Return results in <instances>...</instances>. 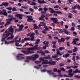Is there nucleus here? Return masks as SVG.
<instances>
[{
  "instance_id": "f257e3e1",
  "label": "nucleus",
  "mask_w": 80,
  "mask_h": 80,
  "mask_svg": "<svg viewBox=\"0 0 80 80\" xmlns=\"http://www.w3.org/2000/svg\"><path fill=\"white\" fill-rule=\"evenodd\" d=\"M13 33H14V32H13V28H9L8 33H7L6 34L4 33L3 35V37H5V36H6L4 38H7V37H8V36H9L10 35H11V36L8 38L7 40H8L10 39L12 40L14 38V35H13Z\"/></svg>"
},
{
  "instance_id": "f03ea898",
  "label": "nucleus",
  "mask_w": 80,
  "mask_h": 80,
  "mask_svg": "<svg viewBox=\"0 0 80 80\" xmlns=\"http://www.w3.org/2000/svg\"><path fill=\"white\" fill-rule=\"evenodd\" d=\"M73 72V73H72ZM80 73V70H79L78 69H77L75 71H73V69H71L68 70V75H70L71 77H73V76L74 75V73Z\"/></svg>"
},
{
  "instance_id": "7ed1b4c3",
  "label": "nucleus",
  "mask_w": 80,
  "mask_h": 80,
  "mask_svg": "<svg viewBox=\"0 0 80 80\" xmlns=\"http://www.w3.org/2000/svg\"><path fill=\"white\" fill-rule=\"evenodd\" d=\"M49 9L51 10L50 12L51 13H54V15L55 16H56V17H58V14H62V12L59 11H57L53 10V9L51 8H49Z\"/></svg>"
},
{
  "instance_id": "20e7f679",
  "label": "nucleus",
  "mask_w": 80,
  "mask_h": 80,
  "mask_svg": "<svg viewBox=\"0 0 80 80\" xmlns=\"http://www.w3.org/2000/svg\"><path fill=\"white\" fill-rule=\"evenodd\" d=\"M55 30H59V33H62L63 32H64V33H65L66 35H70V32H68V31L65 29H63V30L64 31H62V29H56Z\"/></svg>"
},
{
  "instance_id": "39448f33",
  "label": "nucleus",
  "mask_w": 80,
  "mask_h": 80,
  "mask_svg": "<svg viewBox=\"0 0 80 80\" xmlns=\"http://www.w3.org/2000/svg\"><path fill=\"white\" fill-rule=\"evenodd\" d=\"M38 45H35L34 47H33V48H28V50H32V51H35V50H37L38 46Z\"/></svg>"
},
{
  "instance_id": "423d86ee",
  "label": "nucleus",
  "mask_w": 80,
  "mask_h": 80,
  "mask_svg": "<svg viewBox=\"0 0 80 80\" xmlns=\"http://www.w3.org/2000/svg\"><path fill=\"white\" fill-rule=\"evenodd\" d=\"M9 18H11L10 19H8L6 20V21H12V20H16V18H13V15H8Z\"/></svg>"
},
{
  "instance_id": "0eeeda50",
  "label": "nucleus",
  "mask_w": 80,
  "mask_h": 80,
  "mask_svg": "<svg viewBox=\"0 0 80 80\" xmlns=\"http://www.w3.org/2000/svg\"><path fill=\"white\" fill-rule=\"evenodd\" d=\"M0 15H5V16H6V17L8 16L6 10L5 9H3L2 11H0Z\"/></svg>"
},
{
  "instance_id": "6e6552de",
  "label": "nucleus",
  "mask_w": 80,
  "mask_h": 80,
  "mask_svg": "<svg viewBox=\"0 0 80 80\" xmlns=\"http://www.w3.org/2000/svg\"><path fill=\"white\" fill-rule=\"evenodd\" d=\"M19 55H24L22 54H18V55L16 56V57H17V60H22V59H25L24 57H21Z\"/></svg>"
},
{
  "instance_id": "1a4fd4ad",
  "label": "nucleus",
  "mask_w": 80,
  "mask_h": 80,
  "mask_svg": "<svg viewBox=\"0 0 80 80\" xmlns=\"http://www.w3.org/2000/svg\"><path fill=\"white\" fill-rule=\"evenodd\" d=\"M51 21H53V22L54 23H57L58 22V18H51Z\"/></svg>"
},
{
  "instance_id": "9d476101",
  "label": "nucleus",
  "mask_w": 80,
  "mask_h": 80,
  "mask_svg": "<svg viewBox=\"0 0 80 80\" xmlns=\"http://www.w3.org/2000/svg\"><path fill=\"white\" fill-rule=\"evenodd\" d=\"M32 57L33 61H34L36 60L37 58H38L39 56H38V54H36L34 55H32Z\"/></svg>"
},
{
  "instance_id": "9b49d317",
  "label": "nucleus",
  "mask_w": 80,
  "mask_h": 80,
  "mask_svg": "<svg viewBox=\"0 0 80 80\" xmlns=\"http://www.w3.org/2000/svg\"><path fill=\"white\" fill-rule=\"evenodd\" d=\"M23 16V15H22L21 14H16L15 16V17H17L18 18H19V19L20 20H22V17Z\"/></svg>"
},
{
  "instance_id": "f8f14e48",
  "label": "nucleus",
  "mask_w": 80,
  "mask_h": 80,
  "mask_svg": "<svg viewBox=\"0 0 80 80\" xmlns=\"http://www.w3.org/2000/svg\"><path fill=\"white\" fill-rule=\"evenodd\" d=\"M8 5H9L8 2H2L1 4L0 5V6L2 7L4 5L5 7H7V6H8Z\"/></svg>"
},
{
  "instance_id": "ddd939ff",
  "label": "nucleus",
  "mask_w": 80,
  "mask_h": 80,
  "mask_svg": "<svg viewBox=\"0 0 80 80\" xmlns=\"http://www.w3.org/2000/svg\"><path fill=\"white\" fill-rule=\"evenodd\" d=\"M66 68H67L68 69H70L71 68H77L78 67L77 66H71L70 67L66 66Z\"/></svg>"
},
{
  "instance_id": "4468645a",
  "label": "nucleus",
  "mask_w": 80,
  "mask_h": 80,
  "mask_svg": "<svg viewBox=\"0 0 80 80\" xmlns=\"http://www.w3.org/2000/svg\"><path fill=\"white\" fill-rule=\"evenodd\" d=\"M65 41V39L63 38H61V39H58V42L59 43H62V42H64Z\"/></svg>"
},
{
  "instance_id": "2eb2a0df",
  "label": "nucleus",
  "mask_w": 80,
  "mask_h": 80,
  "mask_svg": "<svg viewBox=\"0 0 80 80\" xmlns=\"http://www.w3.org/2000/svg\"><path fill=\"white\" fill-rule=\"evenodd\" d=\"M42 65H47L48 64L49 65V63H48V60H44L43 62L42 63Z\"/></svg>"
},
{
  "instance_id": "dca6fc26",
  "label": "nucleus",
  "mask_w": 80,
  "mask_h": 80,
  "mask_svg": "<svg viewBox=\"0 0 80 80\" xmlns=\"http://www.w3.org/2000/svg\"><path fill=\"white\" fill-rule=\"evenodd\" d=\"M43 43L44 44V45H45L46 47H48L49 46V45H48L49 44V42L44 41Z\"/></svg>"
},
{
  "instance_id": "f3484780",
  "label": "nucleus",
  "mask_w": 80,
  "mask_h": 80,
  "mask_svg": "<svg viewBox=\"0 0 80 80\" xmlns=\"http://www.w3.org/2000/svg\"><path fill=\"white\" fill-rule=\"evenodd\" d=\"M38 3H40V4H43V3H47V2L46 1H45L44 0H42V1L40 0H38Z\"/></svg>"
},
{
  "instance_id": "a211bd4d",
  "label": "nucleus",
  "mask_w": 80,
  "mask_h": 80,
  "mask_svg": "<svg viewBox=\"0 0 80 80\" xmlns=\"http://www.w3.org/2000/svg\"><path fill=\"white\" fill-rule=\"evenodd\" d=\"M70 55L69 53H67L66 54H64L63 55V58H68L69 57V56Z\"/></svg>"
},
{
  "instance_id": "6ab92c4d",
  "label": "nucleus",
  "mask_w": 80,
  "mask_h": 80,
  "mask_svg": "<svg viewBox=\"0 0 80 80\" xmlns=\"http://www.w3.org/2000/svg\"><path fill=\"white\" fill-rule=\"evenodd\" d=\"M49 65H55L56 64V62L55 61H49Z\"/></svg>"
},
{
  "instance_id": "aec40b11",
  "label": "nucleus",
  "mask_w": 80,
  "mask_h": 80,
  "mask_svg": "<svg viewBox=\"0 0 80 80\" xmlns=\"http://www.w3.org/2000/svg\"><path fill=\"white\" fill-rule=\"evenodd\" d=\"M22 52H23L24 53V54L26 55H28L29 54V50L28 51H24V50H22L21 51Z\"/></svg>"
},
{
  "instance_id": "412c9836",
  "label": "nucleus",
  "mask_w": 80,
  "mask_h": 80,
  "mask_svg": "<svg viewBox=\"0 0 80 80\" xmlns=\"http://www.w3.org/2000/svg\"><path fill=\"white\" fill-rule=\"evenodd\" d=\"M26 59L27 60H32L33 61V58L32 57V56H27L26 57Z\"/></svg>"
},
{
  "instance_id": "4be33fe9",
  "label": "nucleus",
  "mask_w": 80,
  "mask_h": 80,
  "mask_svg": "<svg viewBox=\"0 0 80 80\" xmlns=\"http://www.w3.org/2000/svg\"><path fill=\"white\" fill-rule=\"evenodd\" d=\"M53 71L54 72H58V73H61V71L60 70H58L57 68H54L53 69Z\"/></svg>"
},
{
  "instance_id": "5701e85b",
  "label": "nucleus",
  "mask_w": 80,
  "mask_h": 80,
  "mask_svg": "<svg viewBox=\"0 0 80 80\" xmlns=\"http://www.w3.org/2000/svg\"><path fill=\"white\" fill-rule=\"evenodd\" d=\"M76 42L74 41V40H73L72 42V43H73L74 45H78V46H80V43L79 44L77 43Z\"/></svg>"
},
{
  "instance_id": "b1692460",
  "label": "nucleus",
  "mask_w": 80,
  "mask_h": 80,
  "mask_svg": "<svg viewBox=\"0 0 80 80\" xmlns=\"http://www.w3.org/2000/svg\"><path fill=\"white\" fill-rule=\"evenodd\" d=\"M24 27V26H23V24H22L20 26V27H19V30L21 31V32L23 30V28Z\"/></svg>"
},
{
  "instance_id": "393cba45",
  "label": "nucleus",
  "mask_w": 80,
  "mask_h": 80,
  "mask_svg": "<svg viewBox=\"0 0 80 80\" xmlns=\"http://www.w3.org/2000/svg\"><path fill=\"white\" fill-rule=\"evenodd\" d=\"M78 50V48L77 47H74V49L72 50L73 52H77Z\"/></svg>"
},
{
  "instance_id": "a878e982",
  "label": "nucleus",
  "mask_w": 80,
  "mask_h": 80,
  "mask_svg": "<svg viewBox=\"0 0 80 80\" xmlns=\"http://www.w3.org/2000/svg\"><path fill=\"white\" fill-rule=\"evenodd\" d=\"M27 20L28 22H32V21H33V18H28Z\"/></svg>"
},
{
  "instance_id": "bb28decb",
  "label": "nucleus",
  "mask_w": 80,
  "mask_h": 80,
  "mask_svg": "<svg viewBox=\"0 0 80 80\" xmlns=\"http://www.w3.org/2000/svg\"><path fill=\"white\" fill-rule=\"evenodd\" d=\"M51 56L50 55H48L47 57H44V58L46 59H51L52 58H51L50 57Z\"/></svg>"
},
{
  "instance_id": "cd10ccee",
  "label": "nucleus",
  "mask_w": 80,
  "mask_h": 80,
  "mask_svg": "<svg viewBox=\"0 0 80 80\" xmlns=\"http://www.w3.org/2000/svg\"><path fill=\"white\" fill-rule=\"evenodd\" d=\"M10 22L9 21H8L4 25L5 27H7V25H10Z\"/></svg>"
},
{
  "instance_id": "c85d7f7f",
  "label": "nucleus",
  "mask_w": 80,
  "mask_h": 80,
  "mask_svg": "<svg viewBox=\"0 0 80 80\" xmlns=\"http://www.w3.org/2000/svg\"><path fill=\"white\" fill-rule=\"evenodd\" d=\"M52 70H47V72L49 74V75H52V74H53V73H52Z\"/></svg>"
},
{
  "instance_id": "c756f323",
  "label": "nucleus",
  "mask_w": 80,
  "mask_h": 80,
  "mask_svg": "<svg viewBox=\"0 0 80 80\" xmlns=\"http://www.w3.org/2000/svg\"><path fill=\"white\" fill-rule=\"evenodd\" d=\"M25 41H30V38H24Z\"/></svg>"
},
{
  "instance_id": "7c9ffc66",
  "label": "nucleus",
  "mask_w": 80,
  "mask_h": 80,
  "mask_svg": "<svg viewBox=\"0 0 80 80\" xmlns=\"http://www.w3.org/2000/svg\"><path fill=\"white\" fill-rule=\"evenodd\" d=\"M40 39H38L36 41V42L35 43V44H38L39 43V42H40Z\"/></svg>"
},
{
  "instance_id": "2f4dec72",
  "label": "nucleus",
  "mask_w": 80,
  "mask_h": 80,
  "mask_svg": "<svg viewBox=\"0 0 80 80\" xmlns=\"http://www.w3.org/2000/svg\"><path fill=\"white\" fill-rule=\"evenodd\" d=\"M30 37L31 38V39H30L31 41H35V40H35V37L30 36Z\"/></svg>"
},
{
  "instance_id": "473e14b6",
  "label": "nucleus",
  "mask_w": 80,
  "mask_h": 80,
  "mask_svg": "<svg viewBox=\"0 0 80 80\" xmlns=\"http://www.w3.org/2000/svg\"><path fill=\"white\" fill-rule=\"evenodd\" d=\"M77 5H74V7H72V10H75L77 8Z\"/></svg>"
},
{
  "instance_id": "72a5a7b5",
  "label": "nucleus",
  "mask_w": 80,
  "mask_h": 80,
  "mask_svg": "<svg viewBox=\"0 0 80 80\" xmlns=\"http://www.w3.org/2000/svg\"><path fill=\"white\" fill-rule=\"evenodd\" d=\"M44 28H45L44 30V31H47L48 30V27L46 26H44Z\"/></svg>"
},
{
  "instance_id": "f704fd0d",
  "label": "nucleus",
  "mask_w": 80,
  "mask_h": 80,
  "mask_svg": "<svg viewBox=\"0 0 80 80\" xmlns=\"http://www.w3.org/2000/svg\"><path fill=\"white\" fill-rule=\"evenodd\" d=\"M65 48V47H61L59 48V50L62 51Z\"/></svg>"
},
{
  "instance_id": "c9c22d12",
  "label": "nucleus",
  "mask_w": 80,
  "mask_h": 80,
  "mask_svg": "<svg viewBox=\"0 0 80 80\" xmlns=\"http://www.w3.org/2000/svg\"><path fill=\"white\" fill-rule=\"evenodd\" d=\"M28 49V50H29V53H35L34 51H33V50H29Z\"/></svg>"
},
{
  "instance_id": "e433bc0d",
  "label": "nucleus",
  "mask_w": 80,
  "mask_h": 80,
  "mask_svg": "<svg viewBox=\"0 0 80 80\" xmlns=\"http://www.w3.org/2000/svg\"><path fill=\"white\" fill-rule=\"evenodd\" d=\"M57 54L58 55H60V56H61V55H62V53H61V52H60V51L57 52Z\"/></svg>"
},
{
  "instance_id": "4c0bfd02",
  "label": "nucleus",
  "mask_w": 80,
  "mask_h": 80,
  "mask_svg": "<svg viewBox=\"0 0 80 80\" xmlns=\"http://www.w3.org/2000/svg\"><path fill=\"white\" fill-rule=\"evenodd\" d=\"M47 36L48 37L49 39H52V36L50 34H48Z\"/></svg>"
},
{
  "instance_id": "58836bf2",
  "label": "nucleus",
  "mask_w": 80,
  "mask_h": 80,
  "mask_svg": "<svg viewBox=\"0 0 80 80\" xmlns=\"http://www.w3.org/2000/svg\"><path fill=\"white\" fill-rule=\"evenodd\" d=\"M36 64H39L40 63H41V61H36L35 62Z\"/></svg>"
},
{
  "instance_id": "ea45409f",
  "label": "nucleus",
  "mask_w": 80,
  "mask_h": 80,
  "mask_svg": "<svg viewBox=\"0 0 80 80\" xmlns=\"http://www.w3.org/2000/svg\"><path fill=\"white\" fill-rule=\"evenodd\" d=\"M43 10L44 11H45L46 12H47L48 11V8L46 7H44L43 8Z\"/></svg>"
},
{
  "instance_id": "a19ab883",
  "label": "nucleus",
  "mask_w": 80,
  "mask_h": 80,
  "mask_svg": "<svg viewBox=\"0 0 80 80\" xmlns=\"http://www.w3.org/2000/svg\"><path fill=\"white\" fill-rule=\"evenodd\" d=\"M36 3L33 2H32V3L30 4V5H36Z\"/></svg>"
},
{
  "instance_id": "79ce46f5",
  "label": "nucleus",
  "mask_w": 80,
  "mask_h": 80,
  "mask_svg": "<svg viewBox=\"0 0 80 80\" xmlns=\"http://www.w3.org/2000/svg\"><path fill=\"white\" fill-rule=\"evenodd\" d=\"M66 51H67L69 53H73V51H72V50H67Z\"/></svg>"
},
{
  "instance_id": "37998d69",
  "label": "nucleus",
  "mask_w": 80,
  "mask_h": 80,
  "mask_svg": "<svg viewBox=\"0 0 80 80\" xmlns=\"http://www.w3.org/2000/svg\"><path fill=\"white\" fill-rule=\"evenodd\" d=\"M72 60L74 62H75V56H73Z\"/></svg>"
},
{
  "instance_id": "c03bdc74",
  "label": "nucleus",
  "mask_w": 80,
  "mask_h": 80,
  "mask_svg": "<svg viewBox=\"0 0 80 80\" xmlns=\"http://www.w3.org/2000/svg\"><path fill=\"white\" fill-rule=\"evenodd\" d=\"M45 58V57H44L43 58H39V60H40L41 61H41H42V62H43V60H44V58Z\"/></svg>"
},
{
  "instance_id": "a18cd8bd",
  "label": "nucleus",
  "mask_w": 80,
  "mask_h": 80,
  "mask_svg": "<svg viewBox=\"0 0 80 80\" xmlns=\"http://www.w3.org/2000/svg\"><path fill=\"white\" fill-rule=\"evenodd\" d=\"M60 70H61V71H62L63 72H65V69H64L63 68H60Z\"/></svg>"
},
{
  "instance_id": "49530a36",
  "label": "nucleus",
  "mask_w": 80,
  "mask_h": 80,
  "mask_svg": "<svg viewBox=\"0 0 80 80\" xmlns=\"http://www.w3.org/2000/svg\"><path fill=\"white\" fill-rule=\"evenodd\" d=\"M15 32H21L19 29H15Z\"/></svg>"
},
{
  "instance_id": "de8ad7c7",
  "label": "nucleus",
  "mask_w": 80,
  "mask_h": 80,
  "mask_svg": "<svg viewBox=\"0 0 80 80\" xmlns=\"http://www.w3.org/2000/svg\"><path fill=\"white\" fill-rule=\"evenodd\" d=\"M35 34L36 35H38L39 34V33L38 32V30H36L35 31Z\"/></svg>"
},
{
  "instance_id": "09e8293b",
  "label": "nucleus",
  "mask_w": 80,
  "mask_h": 80,
  "mask_svg": "<svg viewBox=\"0 0 80 80\" xmlns=\"http://www.w3.org/2000/svg\"><path fill=\"white\" fill-rule=\"evenodd\" d=\"M68 1L69 3L70 4H71V2H74V0H68Z\"/></svg>"
},
{
  "instance_id": "8fccbe9b",
  "label": "nucleus",
  "mask_w": 80,
  "mask_h": 80,
  "mask_svg": "<svg viewBox=\"0 0 80 80\" xmlns=\"http://www.w3.org/2000/svg\"><path fill=\"white\" fill-rule=\"evenodd\" d=\"M63 76H64V77H71L69 75L68 76L66 74H64Z\"/></svg>"
},
{
  "instance_id": "3c124183",
  "label": "nucleus",
  "mask_w": 80,
  "mask_h": 80,
  "mask_svg": "<svg viewBox=\"0 0 80 80\" xmlns=\"http://www.w3.org/2000/svg\"><path fill=\"white\" fill-rule=\"evenodd\" d=\"M21 8H24V9H27L28 7H26L25 6H22Z\"/></svg>"
},
{
  "instance_id": "603ef678",
  "label": "nucleus",
  "mask_w": 80,
  "mask_h": 80,
  "mask_svg": "<svg viewBox=\"0 0 80 80\" xmlns=\"http://www.w3.org/2000/svg\"><path fill=\"white\" fill-rule=\"evenodd\" d=\"M59 65L60 67H64V65H65V64L62 63H60V64H59Z\"/></svg>"
},
{
  "instance_id": "864d4df0",
  "label": "nucleus",
  "mask_w": 80,
  "mask_h": 80,
  "mask_svg": "<svg viewBox=\"0 0 80 80\" xmlns=\"http://www.w3.org/2000/svg\"><path fill=\"white\" fill-rule=\"evenodd\" d=\"M41 71L42 72H47V70L45 69H44L41 70Z\"/></svg>"
},
{
  "instance_id": "5fc2aeb1",
  "label": "nucleus",
  "mask_w": 80,
  "mask_h": 80,
  "mask_svg": "<svg viewBox=\"0 0 80 80\" xmlns=\"http://www.w3.org/2000/svg\"><path fill=\"white\" fill-rule=\"evenodd\" d=\"M35 35V33L34 32H32L31 33V35H30V37H34V36Z\"/></svg>"
},
{
  "instance_id": "6e6d98bb",
  "label": "nucleus",
  "mask_w": 80,
  "mask_h": 80,
  "mask_svg": "<svg viewBox=\"0 0 80 80\" xmlns=\"http://www.w3.org/2000/svg\"><path fill=\"white\" fill-rule=\"evenodd\" d=\"M29 10L31 12H34V10L33 9H32V8H30Z\"/></svg>"
},
{
  "instance_id": "4d7b16f0",
  "label": "nucleus",
  "mask_w": 80,
  "mask_h": 80,
  "mask_svg": "<svg viewBox=\"0 0 80 80\" xmlns=\"http://www.w3.org/2000/svg\"><path fill=\"white\" fill-rule=\"evenodd\" d=\"M76 61H78L79 59H80V57H79V56H76Z\"/></svg>"
},
{
  "instance_id": "13d9d810",
  "label": "nucleus",
  "mask_w": 80,
  "mask_h": 80,
  "mask_svg": "<svg viewBox=\"0 0 80 80\" xmlns=\"http://www.w3.org/2000/svg\"><path fill=\"white\" fill-rule=\"evenodd\" d=\"M24 13L27 14V15H28L30 14V12H24Z\"/></svg>"
},
{
  "instance_id": "bf43d9fd",
  "label": "nucleus",
  "mask_w": 80,
  "mask_h": 80,
  "mask_svg": "<svg viewBox=\"0 0 80 80\" xmlns=\"http://www.w3.org/2000/svg\"><path fill=\"white\" fill-rule=\"evenodd\" d=\"M73 40L75 41H79V39H78V38H76L73 39Z\"/></svg>"
},
{
  "instance_id": "052dcab7",
  "label": "nucleus",
  "mask_w": 80,
  "mask_h": 80,
  "mask_svg": "<svg viewBox=\"0 0 80 80\" xmlns=\"http://www.w3.org/2000/svg\"><path fill=\"white\" fill-rule=\"evenodd\" d=\"M12 8L11 7L6 8V9L8 10H12Z\"/></svg>"
},
{
  "instance_id": "680f3d73",
  "label": "nucleus",
  "mask_w": 80,
  "mask_h": 80,
  "mask_svg": "<svg viewBox=\"0 0 80 80\" xmlns=\"http://www.w3.org/2000/svg\"><path fill=\"white\" fill-rule=\"evenodd\" d=\"M58 7H59V6L56 5L54 7V8H58Z\"/></svg>"
},
{
  "instance_id": "e2e57ef3",
  "label": "nucleus",
  "mask_w": 80,
  "mask_h": 80,
  "mask_svg": "<svg viewBox=\"0 0 80 80\" xmlns=\"http://www.w3.org/2000/svg\"><path fill=\"white\" fill-rule=\"evenodd\" d=\"M41 53L42 55H45V52H41Z\"/></svg>"
},
{
  "instance_id": "0e129e2a",
  "label": "nucleus",
  "mask_w": 80,
  "mask_h": 80,
  "mask_svg": "<svg viewBox=\"0 0 80 80\" xmlns=\"http://www.w3.org/2000/svg\"><path fill=\"white\" fill-rule=\"evenodd\" d=\"M12 12H14V11H16V8L15 7H13L12 9Z\"/></svg>"
},
{
  "instance_id": "69168bd1",
  "label": "nucleus",
  "mask_w": 80,
  "mask_h": 80,
  "mask_svg": "<svg viewBox=\"0 0 80 80\" xmlns=\"http://www.w3.org/2000/svg\"><path fill=\"white\" fill-rule=\"evenodd\" d=\"M71 30L72 31H74L75 30V28L74 27H72L71 28Z\"/></svg>"
},
{
  "instance_id": "338daca9",
  "label": "nucleus",
  "mask_w": 80,
  "mask_h": 80,
  "mask_svg": "<svg viewBox=\"0 0 80 80\" xmlns=\"http://www.w3.org/2000/svg\"><path fill=\"white\" fill-rule=\"evenodd\" d=\"M37 28H38V27L37 26L34 27L33 28V30H36V29H37Z\"/></svg>"
},
{
  "instance_id": "774afa93",
  "label": "nucleus",
  "mask_w": 80,
  "mask_h": 80,
  "mask_svg": "<svg viewBox=\"0 0 80 80\" xmlns=\"http://www.w3.org/2000/svg\"><path fill=\"white\" fill-rule=\"evenodd\" d=\"M73 34L75 35H77V33L76 32H73Z\"/></svg>"
}]
</instances>
